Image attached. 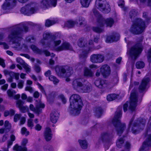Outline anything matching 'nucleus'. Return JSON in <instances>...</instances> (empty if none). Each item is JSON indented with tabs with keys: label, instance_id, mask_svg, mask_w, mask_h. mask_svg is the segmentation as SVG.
Returning a JSON list of instances; mask_svg holds the SVG:
<instances>
[{
	"label": "nucleus",
	"instance_id": "obj_1",
	"mask_svg": "<svg viewBox=\"0 0 151 151\" xmlns=\"http://www.w3.org/2000/svg\"><path fill=\"white\" fill-rule=\"evenodd\" d=\"M28 29V28L23 24L16 25L13 27L12 32L8 35V39L9 42H12L14 45L13 47L19 50L27 49V47L25 44L21 46L20 42L22 39L23 31L26 32Z\"/></svg>",
	"mask_w": 151,
	"mask_h": 151
},
{
	"label": "nucleus",
	"instance_id": "obj_2",
	"mask_svg": "<svg viewBox=\"0 0 151 151\" xmlns=\"http://www.w3.org/2000/svg\"><path fill=\"white\" fill-rule=\"evenodd\" d=\"M70 113L74 116L79 114L83 105L80 96L77 94L73 95L70 97Z\"/></svg>",
	"mask_w": 151,
	"mask_h": 151
},
{
	"label": "nucleus",
	"instance_id": "obj_3",
	"mask_svg": "<svg viewBox=\"0 0 151 151\" xmlns=\"http://www.w3.org/2000/svg\"><path fill=\"white\" fill-rule=\"evenodd\" d=\"M145 28V22L141 19H137L134 22L130 31L134 34H138L142 32Z\"/></svg>",
	"mask_w": 151,
	"mask_h": 151
},
{
	"label": "nucleus",
	"instance_id": "obj_4",
	"mask_svg": "<svg viewBox=\"0 0 151 151\" xmlns=\"http://www.w3.org/2000/svg\"><path fill=\"white\" fill-rule=\"evenodd\" d=\"M122 107H119L118 108L113 120V123L115 127L117 125L119 126L117 129V132L119 135L121 134L123 132L125 126L124 124H120V121L119 119L122 116Z\"/></svg>",
	"mask_w": 151,
	"mask_h": 151
},
{
	"label": "nucleus",
	"instance_id": "obj_5",
	"mask_svg": "<svg viewBox=\"0 0 151 151\" xmlns=\"http://www.w3.org/2000/svg\"><path fill=\"white\" fill-rule=\"evenodd\" d=\"M72 84L74 88L78 91L86 93L90 91L91 89V85L89 83L87 82L83 85L78 79L73 81Z\"/></svg>",
	"mask_w": 151,
	"mask_h": 151
},
{
	"label": "nucleus",
	"instance_id": "obj_6",
	"mask_svg": "<svg viewBox=\"0 0 151 151\" xmlns=\"http://www.w3.org/2000/svg\"><path fill=\"white\" fill-rule=\"evenodd\" d=\"M61 40H58L57 38L53 37L51 40L47 44H45V41L44 40L41 41V43L43 46L44 48L50 49L51 50L58 51L57 49L58 47L57 46L60 45L61 43Z\"/></svg>",
	"mask_w": 151,
	"mask_h": 151
},
{
	"label": "nucleus",
	"instance_id": "obj_7",
	"mask_svg": "<svg viewBox=\"0 0 151 151\" xmlns=\"http://www.w3.org/2000/svg\"><path fill=\"white\" fill-rule=\"evenodd\" d=\"M134 119V118L133 117L130 120L129 124V128L131 127L132 132L134 134H135L137 132L138 130L143 128L146 122V121L144 119H142V121L137 120L134 122V123L132 124V123Z\"/></svg>",
	"mask_w": 151,
	"mask_h": 151
},
{
	"label": "nucleus",
	"instance_id": "obj_8",
	"mask_svg": "<svg viewBox=\"0 0 151 151\" xmlns=\"http://www.w3.org/2000/svg\"><path fill=\"white\" fill-rule=\"evenodd\" d=\"M142 50V46L140 44H138L132 47L127 53L132 59L135 60Z\"/></svg>",
	"mask_w": 151,
	"mask_h": 151
},
{
	"label": "nucleus",
	"instance_id": "obj_9",
	"mask_svg": "<svg viewBox=\"0 0 151 151\" xmlns=\"http://www.w3.org/2000/svg\"><path fill=\"white\" fill-rule=\"evenodd\" d=\"M55 70L57 75L59 76H62L65 73L67 76H70L73 72L72 68L67 66H57L55 67Z\"/></svg>",
	"mask_w": 151,
	"mask_h": 151
},
{
	"label": "nucleus",
	"instance_id": "obj_10",
	"mask_svg": "<svg viewBox=\"0 0 151 151\" xmlns=\"http://www.w3.org/2000/svg\"><path fill=\"white\" fill-rule=\"evenodd\" d=\"M95 5L100 10L104 13H108L110 11L109 5L105 0H96Z\"/></svg>",
	"mask_w": 151,
	"mask_h": 151
},
{
	"label": "nucleus",
	"instance_id": "obj_11",
	"mask_svg": "<svg viewBox=\"0 0 151 151\" xmlns=\"http://www.w3.org/2000/svg\"><path fill=\"white\" fill-rule=\"evenodd\" d=\"M34 4H27L22 8L21 11L24 14L30 15L36 12L37 10Z\"/></svg>",
	"mask_w": 151,
	"mask_h": 151
},
{
	"label": "nucleus",
	"instance_id": "obj_12",
	"mask_svg": "<svg viewBox=\"0 0 151 151\" xmlns=\"http://www.w3.org/2000/svg\"><path fill=\"white\" fill-rule=\"evenodd\" d=\"M150 133V130L148 129L147 132L146 139L143 143L139 151H147L149 150V147L151 145V134Z\"/></svg>",
	"mask_w": 151,
	"mask_h": 151
},
{
	"label": "nucleus",
	"instance_id": "obj_13",
	"mask_svg": "<svg viewBox=\"0 0 151 151\" xmlns=\"http://www.w3.org/2000/svg\"><path fill=\"white\" fill-rule=\"evenodd\" d=\"M57 0H43L40 3V7L43 9H46L50 6H55L57 4Z\"/></svg>",
	"mask_w": 151,
	"mask_h": 151
},
{
	"label": "nucleus",
	"instance_id": "obj_14",
	"mask_svg": "<svg viewBox=\"0 0 151 151\" xmlns=\"http://www.w3.org/2000/svg\"><path fill=\"white\" fill-rule=\"evenodd\" d=\"M45 107V105L44 104L41 102H39L37 104L36 107H35L33 104H30L29 106V108L30 110L39 114L42 112L41 109L44 108Z\"/></svg>",
	"mask_w": 151,
	"mask_h": 151
},
{
	"label": "nucleus",
	"instance_id": "obj_15",
	"mask_svg": "<svg viewBox=\"0 0 151 151\" xmlns=\"http://www.w3.org/2000/svg\"><path fill=\"white\" fill-rule=\"evenodd\" d=\"M137 97L135 93H132L131 95L129 108L132 111L135 109L137 105Z\"/></svg>",
	"mask_w": 151,
	"mask_h": 151
},
{
	"label": "nucleus",
	"instance_id": "obj_16",
	"mask_svg": "<svg viewBox=\"0 0 151 151\" xmlns=\"http://www.w3.org/2000/svg\"><path fill=\"white\" fill-rule=\"evenodd\" d=\"M104 60L103 55L100 54H93L91 56L90 60L94 63H99L102 62Z\"/></svg>",
	"mask_w": 151,
	"mask_h": 151
},
{
	"label": "nucleus",
	"instance_id": "obj_17",
	"mask_svg": "<svg viewBox=\"0 0 151 151\" xmlns=\"http://www.w3.org/2000/svg\"><path fill=\"white\" fill-rule=\"evenodd\" d=\"M5 2L2 6L4 10L12 8L15 5L17 1L16 0H5Z\"/></svg>",
	"mask_w": 151,
	"mask_h": 151
},
{
	"label": "nucleus",
	"instance_id": "obj_18",
	"mask_svg": "<svg viewBox=\"0 0 151 151\" xmlns=\"http://www.w3.org/2000/svg\"><path fill=\"white\" fill-rule=\"evenodd\" d=\"M150 81V78L148 77H144L142 80L141 83L139 86V91L142 92L145 90L146 86Z\"/></svg>",
	"mask_w": 151,
	"mask_h": 151
},
{
	"label": "nucleus",
	"instance_id": "obj_19",
	"mask_svg": "<svg viewBox=\"0 0 151 151\" xmlns=\"http://www.w3.org/2000/svg\"><path fill=\"white\" fill-rule=\"evenodd\" d=\"M95 83L96 86L100 88H109V87L108 82L106 81L98 80L95 81Z\"/></svg>",
	"mask_w": 151,
	"mask_h": 151
},
{
	"label": "nucleus",
	"instance_id": "obj_20",
	"mask_svg": "<svg viewBox=\"0 0 151 151\" xmlns=\"http://www.w3.org/2000/svg\"><path fill=\"white\" fill-rule=\"evenodd\" d=\"M101 71L104 76H107L110 73V68L107 65H104L101 67Z\"/></svg>",
	"mask_w": 151,
	"mask_h": 151
},
{
	"label": "nucleus",
	"instance_id": "obj_21",
	"mask_svg": "<svg viewBox=\"0 0 151 151\" xmlns=\"http://www.w3.org/2000/svg\"><path fill=\"white\" fill-rule=\"evenodd\" d=\"M73 49L70 44L67 42H63L61 45L58 47L57 50L58 51H61L63 50H72Z\"/></svg>",
	"mask_w": 151,
	"mask_h": 151
},
{
	"label": "nucleus",
	"instance_id": "obj_22",
	"mask_svg": "<svg viewBox=\"0 0 151 151\" xmlns=\"http://www.w3.org/2000/svg\"><path fill=\"white\" fill-rule=\"evenodd\" d=\"M44 136L47 141L50 140L52 137V134L50 129L49 127L46 128L44 132Z\"/></svg>",
	"mask_w": 151,
	"mask_h": 151
},
{
	"label": "nucleus",
	"instance_id": "obj_23",
	"mask_svg": "<svg viewBox=\"0 0 151 151\" xmlns=\"http://www.w3.org/2000/svg\"><path fill=\"white\" fill-rule=\"evenodd\" d=\"M59 114L56 111H52L50 114V119L53 123L56 122L58 117Z\"/></svg>",
	"mask_w": 151,
	"mask_h": 151
},
{
	"label": "nucleus",
	"instance_id": "obj_24",
	"mask_svg": "<svg viewBox=\"0 0 151 151\" xmlns=\"http://www.w3.org/2000/svg\"><path fill=\"white\" fill-rule=\"evenodd\" d=\"M102 26H103L104 24H105L107 26L111 27L113 25L114 21L111 18H108L106 19L103 20L102 21Z\"/></svg>",
	"mask_w": 151,
	"mask_h": 151
},
{
	"label": "nucleus",
	"instance_id": "obj_25",
	"mask_svg": "<svg viewBox=\"0 0 151 151\" xmlns=\"http://www.w3.org/2000/svg\"><path fill=\"white\" fill-rule=\"evenodd\" d=\"M13 150L16 151H27V149L26 147H23L18 144H16L13 147Z\"/></svg>",
	"mask_w": 151,
	"mask_h": 151
},
{
	"label": "nucleus",
	"instance_id": "obj_26",
	"mask_svg": "<svg viewBox=\"0 0 151 151\" xmlns=\"http://www.w3.org/2000/svg\"><path fill=\"white\" fill-rule=\"evenodd\" d=\"M91 0H80L81 3L83 7H88Z\"/></svg>",
	"mask_w": 151,
	"mask_h": 151
},
{
	"label": "nucleus",
	"instance_id": "obj_27",
	"mask_svg": "<svg viewBox=\"0 0 151 151\" xmlns=\"http://www.w3.org/2000/svg\"><path fill=\"white\" fill-rule=\"evenodd\" d=\"M118 40V39H116L115 36H110L107 37L106 42L108 43H111L114 41H116Z\"/></svg>",
	"mask_w": 151,
	"mask_h": 151
},
{
	"label": "nucleus",
	"instance_id": "obj_28",
	"mask_svg": "<svg viewBox=\"0 0 151 151\" xmlns=\"http://www.w3.org/2000/svg\"><path fill=\"white\" fill-rule=\"evenodd\" d=\"M93 72L87 68H85L84 69V75L87 76L91 77L93 75Z\"/></svg>",
	"mask_w": 151,
	"mask_h": 151
},
{
	"label": "nucleus",
	"instance_id": "obj_29",
	"mask_svg": "<svg viewBox=\"0 0 151 151\" xmlns=\"http://www.w3.org/2000/svg\"><path fill=\"white\" fill-rule=\"evenodd\" d=\"M49 79L53 82V83L55 84L58 83L59 82V80L55 76L51 75L49 77Z\"/></svg>",
	"mask_w": 151,
	"mask_h": 151
},
{
	"label": "nucleus",
	"instance_id": "obj_30",
	"mask_svg": "<svg viewBox=\"0 0 151 151\" xmlns=\"http://www.w3.org/2000/svg\"><path fill=\"white\" fill-rule=\"evenodd\" d=\"M79 142L81 147L83 149H86L87 147V144L85 140H79Z\"/></svg>",
	"mask_w": 151,
	"mask_h": 151
},
{
	"label": "nucleus",
	"instance_id": "obj_31",
	"mask_svg": "<svg viewBox=\"0 0 151 151\" xmlns=\"http://www.w3.org/2000/svg\"><path fill=\"white\" fill-rule=\"evenodd\" d=\"M124 142V140L123 138H119L116 143L117 146L119 148H121Z\"/></svg>",
	"mask_w": 151,
	"mask_h": 151
},
{
	"label": "nucleus",
	"instance_id": "obj_32",
	"mask_svg": "<svg viewBox=\"0 0 151 151\" xmlns=\"http://www.w3.org/2000/svg\"><path fill=\"white\" fill-rule=\"evenodd\" d=\"M117 97V95L115 94H111L109 95L107 97V99L108 101H113Z\"/></svg>",
	"mask_w": 151,
	"mask_h": 151
},
{
	"label": "nucleus",
	"instance_id": "obj_33",
	"mask_svg": "<svg viewBox=\"0 0 151 151\" xmlns=\"http://www.w3.org/2000/svg\"><path fill=\"white\" fill-rule=\"evenodd\" d=\"M31 48L34 52L36 53L41 54L42 52V51L38 49L36 46L34 45H32L31 46Z\"/></svg>",
	"mask_w": 151,
	"mask_h": 151
},
{
	"label": "nucleus",
	"instance_id": "obj_34",
	"mask_svg": "<svg viewBox=\"0 0 151 151\" xmlns=\"http://www.w3.org/2000/svg\"><path fill=\"white\" fill-rule=\"evenodd\" d=\"M75 22L72 21H67L65 24V26L70 28L73 26L75 24Z\"/></svg>",
	"mask_w": 151,
	"mask_h": 151
},
{
	"label": "nucleus",
	"instance_id": "obj_35",
	"mask_svg": "<svg viewBox=\"0 0 151 151\" xmlns=\"http://www.w3.org/2000/svg\"><path fill=\"white\" fill-rule=\"evenodd\" d=\"M96 116L98 118H99L101 115L102 110L101 108L99 107L96 109Z\"/></svg>",
	"mask_w": 151,
	"mask_h": 151
},
{
	"label": "nucleus",
	"instance_id": "obj_36",
	"mask_svg": "<svg viewBox=\"0 0 151 151\" xmlns=\"http://www.w3.org/2000/svg\"><path fill=\"white\" fill-rule=\"evenodd\" d=\"M21 133L23 135H24L27 136L29 134V132L28 131L27 129L25 127H23L21 129Z\"/></svg>",
	"mask_w": 151,
	"mask_h": 151
},
{
	"label": "nucleus",
	"instance_id": "obj_37",
	"mask_svg": "<svg viewBox=\"0 0 151 151\" xmlns=\"http://www.w3.org/2000/svg\"><path fill=\"white\" fill-rule=\"evenodd\" d=\"M136 67L138 69L142 68L145 66V64L142 61L137 62L136 63Z\"/></svg>",
	"mask_w": 151,
	"mask_h": 151
},
{
	"label": "nucleus",
	"instance_id": "obj_38",
	"mask_svg": "<svg viewBox=\"0 0 151 151\" xmlns=\"http://www.w3.org/2000/svg\"><path fill=\"white\" fill-rule=\"evenodd\" d=\"M55 23V22L54 21H51L48 19L46 20L45 25L46 26L49 27Z\"/></svg>",
	"mask_w": 151,
	"mask_h": 151
},
{
	"label": "nucleus",
	"instance_id": "obj_39",
	"mask_svg": "<svg viewBox=\"0 0 151 151\" xmlns=\"http://www.w3.org/2000/svg\"><path fill=\"white\" fill-rule=\"evenodd\" d=\"M23 68L25 69L26 72L27 73H30L31 69L30 67L26 63L24 64L23 66Z\"/></svg>",
	"mask_w": 151,
	"mask_h": 151
},
{
	"label": "nucleus",
	"instance_id": "obj_40",
	"mask_svg": "<svg viewBox=\"0 0 151 151\" xmlns=\"http://www.w3.org/2000/svg\"><path fill=\"white\" fill-rule=\"evenodd\" d=\"M77 23L78 24H79V26H81L85 24V19L82 17L79 18L77 21Z\"/></svg>",
	"mask_w": 151,
	"mask_h": 151
},
{
	"label": "nucleus",
	"instance_id": "obj_41",
	"mask_svg": "<svg viewBox=\"0 0 151 151\" xmlns=\"http://www.w3.org/2000/svg\"><path fill=\"white\" fill-rule=\"evenodd\" d=\"M51 37V35L49 32H45L43 35V37L44 40H47L50 39Z\"/></svg>",
	"mask_w": 151,
	"mask_h": 151
},
{
	"label": "nucleus",
	"instance_id": "obj_42",
	"mask_svg": "<svg viewBox=\"0 0 151 151\" xmlns=\"http://www.w3.org/2000/svg\"><path fill=\"white\" fill-rule=\"evenodd\" d=\"M4 126L6 129H10L11 128V125L8 121H6L4 123Z\"/></svg>",
	"mask_w": 151,
	"mask_h": 151
},
{
	"label": "nucleus",
	"instance_id": "obj_43",
	"mask_svg": "<svg viewBox=\"0 0 151 151\" xmlns=\"http://www.w3.org/2000/svg\"><path fill=\"white\" fill-rule=\"evenodd\" d=\"M27 126L31 129H32L34 126L33 121L32 119H29L27 121Z\"/></svg>",
	"mask_w": 151,
	"mask_h": 151
},
{
	"label": "nucleus",
	"instance_id": "obj_44",
	"mask_svg": "<svg viewBox=\"0 0 151 151\" xmlns=\"http://www.w3.org/2000/svg\"><path fill=\"white\" fill-rule=\"evenodd\" d=\"M24 82L22 80H19L17 86L19 88L21 89L24 86Z\"/></svg>",
	"mask_w": 151,
	"mask_h": 151
},
{
	"label": "nucleus",
	"instance_id": "obj_45",
	"mask_svg": "<svg viewBox=\"0 0 151 151\" xmlns=\"http://www.w3.org/2000/svg\"><path fill=\"white\" fill-rule=\"evenodd\" d=\"M147 57L148 61L150 63L151 62V48H150L148 51Z\"/></svg>",
	"mask_w": 151,
	"mask_h": 151
},
{
	"label": "nucleus",
	"instance_id": "obj_46",
	"mask_svg": "<svg viewBox=\"0 0 151 151\" xmlns=\"http://www.w3.org/2000/svg\"><path fill=\"white\" fill-rule=\"evenodd\" d=\"M3 72L4 73V74L6 76L7 75H9L10 76H12L14 74V72L12 71H9L8 70H4L3 71Z\"/></svg>",
	"mask_w": 151,
	"mask_h": 151
},
{
	"label": "nucleus",
	"instance_id": "obj_47",
	"mask_svg": "<svg viewBox=\"0 0 151 151\" xmlns=\"http://www.w3.org/2000/svg\"><path fill=\"white\" fill-rule=\"evenodd\" d=\"M19 109L22 112L24 113L28 111V108L27 106H22L21 107V108H20Z\"/></svg>",
	"mask_w": 151,
	"mask_h": 151
},
{
	"label": "nucleus",
	"instance_id": "obj_48",
	"mask_svg": "<svg viewBox=\"0 0 151 151\" xmlns=\"http://www.w3.org/2000/svg\"><path fill=\"white\" fill-rule=\"evenodd\" d=\"M93 30L97 32L100 33L103 31V29L99 27H94L93 28Z\"/></svg>",
	"mask_w": 151,
	"mask_h": 151
},
{
	"label": "nucleus",
	"instance_id": "obj_49",
	"mask_svg": "<svg viewBox=\"0 0 151 151\" xmlns=\"http://www.w3.org/2000/svg\"><path fill=\"white\" fill-rule=\"evenodd\" d=\"M17 62L19 64L22 65L24 64V61L20 58L18 57L16 58Z\"/></svg>",
	"mask_w": 151,
	"mask_h": 151
},
{
	"label": "nucleus",
	"instance_id": "obj_50",
	"mask_svg": "<svg viewBox=\"0 0 151 151\" xmlns=\"http://www.w3.org/2000/svg\"><path fill=\"white\" fill-rule=\"evenodd\" d=\"M23 104L22 101L21 100H18L17 102L16 106L19 108L23 106Z\"/></svg>",
	"mask_w": 151,
	"mask_h": 151
},
{
	"label": "nucleus",
	"instance_id": "obj_51",
	"mask_svg": "<svg viewBox=\"0 0 151 151\" xmlns=\"http://www.w3.org/2000/svg\"><path fill=\"white\" fill-rule=\"evenodd\" d=\"M13 92L14 93H16L15 91L13 92L10 89L8 90L7 91V95L9 97H11L13 96Z\"/></svg>",
	"mask_w": 151,
	"mask_h": 151
},
{
	"label": "nucleus",
	"instance_id": "obj_52",
	"mask_svg": "<svg viewBox=\"0 0 151 151\" xmlns=\"http://www.w3.org/2000/svg\"><path fill=\"white\" fill-rule=\"evenodd\" d=\"M21 116V115L20 114H16L14 117V121L15 122H17L20 119Z\"/></svg>",
	"mask_w": 151,
	"mask_h": 151
},
{
	"label": "nucleus",
	"instance_id": "obj_53",
	"mask_svg": "<svg viewBox=\"0 0 151 151\" xmlns=\"http://www.w3.org/2000/svg\"><path fill=\"white\" fill-rule=\"evenodd\" d=\"M58 97L61 100L63 103L65 104L66 102V100L63 95L60 94Z\"/></svg>",
	"mask_w": 151,
	"mask_h": 151
},
{
	"label": "nucleus",
	"instance_id": "obj_54",
	"mask_svg": "<svg viewBox=\"0 0 151 151\" xmlns=\"http://www.w3.org/2000/svg\"><path fill=\"white\" fill-rule=\"evenodd\" d=\"M34 69L36 72L37 73H39L41 71V68L40 67L37 65H35Z\"/></svg>",
	"mask_w": 151,
	"mask_h": 151
},
{
	"label": "nucleus",
	"instance_id": "obj_55",
	"mask_svg": "<svg viewBox=\"0 0 151 151\" xmlns=\"http://www.w3.org/2000/svg\"><path fill=\"white\" fill-rule=\"evenodd\" d=\"M88 52H83L80 55V58H86L88 54Z\"/></svg>",
	"mask_w": 151,
	"mask_h": 151
},
{
	"label": "nucleus",
	"instance_id": "obj_56",
	"mask_svg": "<svg viewBox=\"0 0 151 151\" xmlns=\"http://www.w3.org/2000/svg\"><path fill=\"white\" fill-rule=\"evenodd\" d=\"M27 40L29 42H34L35 41V38L32 36H29L27 38Z\"/></svg>",
	"mask_w": 151,
	"mask_h": 151
},
{
	"label": "nucleus",
	"instance_id": "obj_57",
	"mask_svg": "<svg viewBox=\"0 0 151 151\" xmlns=\"http://www.w3.org/2000/svg\"><path fill=\"white\" fill-rule=\"evenodd\" d=\"M108 134L106 133H104L102 134L100 140H101L102 141H104V139L108 137Z\"/></svg>",
	"mask_w": 151,
	"mask_h": 151
},
{
	"label": "nucleus",
	"instance_id": "obj_58",
	"mask_svg": "<svg viewBox=\"0 0 151 151\" xmlns=\"http://www.w3.org/2000/svg\"><path fill=\"white\" fill-rule=\"evenodd\" d=\"M118 5L121 7H123L124 5V2L123 0H119L118 2Z\"/></svg>",
	"mask_w": 151,
	"mask_h": 151
},
{
	"label": "nucleus",
	"instance_id": "obj_59",
	"mask_svg": "<svg viewBox=\"0 0 151 151\" xmlns=\"http://www.w3.org/2000/svg\"><path fill=\"white\" fill-rule=\"evenodd\" d=\"M25 90L26 91H28L31 93L33 91L32 88L30 86H27L25 88Z\"/></svg>",
	"mask_w": 151,
	"mask_h": 151
},
{
	"label": "nucleus",
	"instance_id": "obj_60",
	"mask_svg": "<svg viewBox=\"0 0 151 151\" xmlns=\"http://www.w3.org/2000/svg\"><path fill=\"white\" fill-rule=\"evenodd\" d=\"M129 15L130 16V18H132V17H134L136 15V13L134 10H132L130 12Z\"/></svg>",
	"mask_w": 151,
	"mask_h": 151
},
{
	"label": "nucleus",
	"instance_id": "obj_61",
	"mask_svg": "<svg viewBox=\"0 0 151 151\" xmlns=\"http://www.w3.org/2000/svg\"><path fill=\"white\" fill-rule=\"evenodd\" d=\"M28 140L26 138L23 139L22 140V145L23 146H24L27 143Z\"/></svg>",
	"mask_w": 151,
	"mask_h": 151
},
{
	"label": "nucleus",
	"instance_id": "obj_62",
	"mask_svg": "<svg viewBox=\"0 0 151 151\" xmlns=\"http://www.w3.org/2000/svg\"><path fill=\"white\" fill-rule=\"evenodd\" d=\"M78 45L81 47H82L85 46L83 42V41L81 39L79 40L78 42Z\"/></svg>",
	"mask_w": 151,
	"mask_h": 151
},
{
	"label": "nucleus",
	"instance_id": "obj_63",
	"mask_svg": "<svg viewBox=\"0 0 151 151\" xmlns=\"http://www.w3.org/2000/svg\"><path fill=\"white\" fill-rule=\"evenodd\" d=\"M8 85L7 84H5L4 85L2 86L1 88V89L4 91H6L8 88Z\"/></svg>",
	"mask_w": 151,
	"mask_h": 151
},
{
	"label": "nucleus",
	"instance_id": "obj_64",
	"mask_svg": "<svg viewBox=\"0 0 151 151\" xmlns=\"http://www.w3.org/2000/svg\"><path fill=\"white\" fill-rule=\"evenodd\" d=\"M0 65L3 68H4L5 66L4 60L1 58H0Z\"/></svg>",
	"mask_w": 151,
	"mask_h": 151
}]
</instances>
